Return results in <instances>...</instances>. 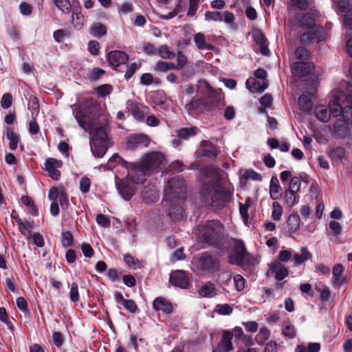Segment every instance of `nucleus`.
Listing matches in <instances>:
<instances>
[{
    "instance_id": "1",
    "label": "nucleus",
    "mask_w": 352,
    "mask_h": 352,
    "mask_svg": "<svg viewBox=\"0 0 352 352\" xmlns=\"http://www.w3.org/2000/svg\"><path fill=\"white\" fill-rule=\"evenodd\" d=\"M98 113V107L93 99L87 98L75 107L73 114L79 126L92 135L91 150L98 157H102L108 149L107 124L95 126L94 122Z\"/></svg>"
},
{
    "instance_id": "2",
    "label": "nucleus",
    "mask_w": 352,
    "mask_h": 352,
    "mask_svg": "<svg viewBox=\"0 0 352 352\" xmlns=\"http://www.w3.org/2000/svg\"><path fill=\"white\" fill-rule=\"evenodd\" d=\"M206 177H212L215 181L204 182L199 190V199L205 207L221 210L231 202L234 188L218 184L221 179L219 170L214 167H207L202 170Z\"/></svg>"
},
{
    "instance_id": "3",
    "label": "nucleus",
    "mask_w": 352,
    "mask_h": 352,
    "mask_svg": "<svg viewBox=\"0 0 352 352\" xmlns=\"http://www.w3.org/2000/svg\"><path fill=\"white\" fill-rule=\"evenodd\" d=\"M186 184L184 179L176 176L168 180L164 190V201L168 204V215L174 220H179L183 217L184 210L181 203L185 198Z\"/></svg>"
},
{
    "instance_id": "4",
    "label": "nucleus",
    "mask_w": 352,
    "mask_h": 352,
    "mask_svg": "<svg viewBox=\"0 0 352 352\" xmlns=\"http://www.w3.org/2000/svg\"><path fill=\"white\" fill-rule=\"evenodd\" d=\"M344 92H341L334 102H330V110L333 117L340 116L335 122L333 129L334 134L344 138L350 135V124H352V105L346 101Z\"/></svg>"
},
{
    "instance_id": "5",
    "label": "nucleus",
    "mask_w": 352,
    "mask_h": 352,
    "mask_svg": "<svg viewBox=\"0 0 352 352\" xmlns=\"http://www.w3.org/2000/svg\"><path fill=\"white\" fill-rule=\"evenodd\" d=\"M198 239L207 245L217 246L224 239V226L218 220L208 221L199 228Z\"/></svg>"
},
{
    "instance_id": "6",
    "label": "nucleus",
    "mask_w": 352,
    "mask_h": 352,
    "mask_svg": "<svg viewBox=\"0 0 352 352\" xmlns=\"http://www.w3.org/2000/svg\"><path fill=\"white\" fill-rule=\"evenodd\" d=\"M197 267L199 270L206 272H216L220 270L219 261L207 252H202L197 258Z\"/></svg>"
},
{
    "instance_id": "7",
    "label": "nucleus",
    "mask_w": 352,
    "mask_h": 352,
    "mask_svg": "<svg viewBox=\"0 0 352 352\" xmlns=\"http://www.w3.org/2000/svg\"><path fill=\"white\" fill-rule=\"evenodd\" d=\"M164 161L165 157L162 153L154 151L144 155L141 164L151 174L161 169L164 166Z\"/></svg>"
},
{
    "instance_id": "8",
    "label": "nucleus",
    "mask_w": 352,
    "mask_h": 352,
    "mask_svg": "<svg viewBox=\"0 0 352 352\" xmlns=\"http://www.w3.org/2000/svg\"><path fill=\"white\" fill-rule=\"evenodd\" d=\"M127 169V177L135 184H142L147 175H150L146 168L141 163L129 162Z\"/></svg>"
},
{
    "instance_id": "9",
    "label": "nucleus",
    "mask_w": 352,
    "mask_h": 352,
    "mask_svg": "<svg viewBox=\"0 0 352 352\" xmlns=\"http://www.w3.org/2000/svg\"><path fill=\"white\" fill-rule=\"evenodd\" d=\"M289 275V270L283 263L277 260L268 265L266 272L267 277H274L277 281H281Z\"/></svg>"
},
{
    "instance_id": "10",
    "label": "nucleus",
    "mask_w": 352,
    "mask_h": 352,
    "mask_svg": "<svg viewBox=\"0 0 352 352\" xmlns=\"http://www.w3.org/2000/svg\"><path fill=\"white\" fill-rule=\"evenodd\" d=\"M246 249L242 240L234 239V248L230 254V263L236 265H241L245 259Z\"/></svg>"
},
{
    "instance_id": "11",
    "label": "nucleus",
    "mask_w": 352,
    "mask_h": 352,
    "mask_svg": "<svg viewBox=\"0 0 352 352\" xmlns=\"http://www.w3.org/2000/svg\"><path fill=\"white\" fill-rule=\"evenodd\" d=\"M205 87L207 90V95L204 98V107L212 110L219 106L221 102V94L212 89L211 87L206 82Z\"/></svg>"
},
{
    "instance_id": "12",
    "label": "nucleus",
    "mask_w": 352,
    "mask_h": 352,
    "mask_svg": "<svg viewBox=\"0 0 352 352\" xmlns=\"http://www.w3.org/2000/svg\"><path fill=\"white\" fill-rule=\"evenodd\" d=\"M149 143L148 136L144 134H135L129 137L126 148L129 150H135L141 147H147Z\"/></svg>"
},
{
    "instance_id": "13",
    "label": "nucleus",
    "mask_w": 352,
    "mask_h": 352,
    "mask_svg": "<svg viewBox=\"0 0 352 352\" xmlns=\"http://www.w3.org/2000/svg\"><path fill=\"white\" fill-rule=\"evenodd\" d=\"M170 283L182 289H187L189 285V278L187 273L183 270H176L170 274Z\"/></svg>"
},
{
    "instance_id": "14",
    "label": "nucleus",
    "mask_w": 352,
    "mask_h": 352,
    "mask_svg": "<svg viewBox=\"0 0 352 352\" xmlns=\"http://www.w3.org/2000/svg\"><path fill=\"white\" fill-rule=\"evenodd\" d=\"M63 166L61 160L50 157L45 160V169L48 173L49 176L54 179L59 180L60 177V172L57 168Z\"/></svg>"
},
{
    "instance_id": "15",
    "label": "nucleus",
    "mask_w": 352,
    "mask_h": 352,
    "mask_svg": "<svg viewBox=\"0 0 352 352\" xmlns=\"http://www.w3.org/2000/svg\"><path fill=\"white\" fill-rule=\"evenodd\" d=\"M107 60L110 65L116 69L120 65L125 64L129 60V56L122 51L113 50L109 52Z\"/></svg>"
},
{
    "instance_id": "16",
    "label": "nucleus",
    "mask_w": 352,
    "mask_h": 352,
    "mask_svg": "<svg viewBox=\"0 0 352 352\" xmlns=\"http://www.w3.org/2000/svg\"><path fill=\"white\" fill-rule=\"evenodd\" d=\"M291 69L294 76L302 78L311 74L313 65L309 62H296L292 65Z\"/></svg>"
},
{
    "instance_id": "17",
    "label": "nucleus",
    "mask_w": 352,
    "mask_h": 352,
    "mask_svg": "<svg viewBox=\"0 0 352 352\" xmlns=\"http://www.w3.org/2000/svg\"><path fill=\"white\" fill-rule=\"evenodd\" d=\"M342 91L338 92L336 95H335L334 100H331L329 102H334L336 100V97ZM314 113L317 119H318L322 122H327L331 116H332V113L330 110V103H329V108H327L324 105H318L314 109Z\"/></svg>"
},
{
    "instance_id": "18",
    "label": "nucleus",
    "mask_w": 352,
    "mask_h": 352,
    "mask_svg": "<svg viewBox=\"0 0 352 352\" xmlns=\"http://www.w3.org/2000/svg\"><path fill=\"white\" fill-rule=\"evenodd\" d=\"M153 309L156 311H162L166 314L173 312V307L172 303L163 297H157L153 302Z\"/></svg>"
},
{
    "instance_id": "19",
    "label": "nucleus",
    "mask_w": 352,
    "mask_h": 352,
    "mask_svg": "<svg viewBox=\"0 0 352 352\" xmlns=\"http://www.w3.org/2000/svg\"><path fill=\"white\" fill-rule=\"evenodd\" d=\"M329 156L333 164H343L347 158L346 149L340 146L333 148L330 151Z\"/></svg>"
},
{
    "instance_id": "20",
    "label": "nucleus",
    "mask_w": 352,
    "mask_h": 352,
    "mask_svg": "<svg viewBox=\"0 0 352 352\" xmlns=\"http://www.w3.org/2000/svg\"><path fill=\"white\" fill-rule=\"evenodd\" d=\"M204 107V99H195L193 98L190 101L185 104V109L189 115L195 116L199 114Z\"/></svg>"
},
{
    "instance_id": "21",
    "label": "nucleus",
    "mask_w": 352,
    "mask_h": 352,
    "mask_svg": "<svg viewBox=\"0 0 352 352\" xmlns=\"http://www.w3.org/2000/svg\"><path fill=\"white\" fill-rule=\"evenodd\" d=\"M254 40L258 46V50L264 56L270 55V50L268 48V42L264 34L258 32L254 35Z\"/></svg>"
},
{
    "instance_id": "22",
    "label": "nucleus",
    "mask_w": 352,
    "mask_h": 352,
    "mask_svg": "<svg viewBox=\"0 0 352 352\" xmlns=\"http://www.w3.org/2000/svg\"><path fill=\"white\" fill-rule=\"evenodd\" d=\"M287 225L289 235L292 236L300 228V219L299 215L296 213L291 214L287 218Z\"/></svg>"
},
{
    "instance_id": "23",
    "label": "nucleus",
    "mask_w": 352,
    "mask_h": 352,
    "mask_svg": "<svg viewBox=\"0 0 352 352\" xmlns=\"http://www.w3.org/2000/svg\"><path fill=\"white\" fill-rule=\"evenodd\" d=\"M233 333L230 331H225L223 332L222 338L217 344L219 349L223 350V352H229L232 350L233 346L231 340L233 338Z\"/></svg>"
},
{
    "instance_id": "24",
    "label": "nucleus",
    "mask_w": 352,
    "mask_h": 352,
    "mask_svg": "<svg viewBox=\"0 0 352 352\" xmlns=\"http://www.w3.org/2000/svg\"><path fill=\"white\" fill-rule=\"evenodd\" d=\"M194 42L196 47L199 50H213L214 46L207 42L205 35L201 32L194 35Z\"/></svg>"
},
{
    "instance_id": "25",
    "label": "nucleus",
    "mask_w": 352,
    "mask_h": 352,
    "mask_svg": "<svg viewBox=\"0 0 352 352\" xmlns=\"http://www.w3.org/2000/svg\"><path fill=\"white\" fill-rule=\"evenodd\" d=\"M270 195L273 200L279 199L282 197V188L276 176L272 177L270 180Z\"/></svg>"
},
{
    "instance_id": "26",
    "label": "nucleus",
    "mask_w": 352,
    "mask_h": 352,
    "mask_svg": "<svg viewBox=\"0 0 352 352\" xmlns=\"http://www.w3.org/2000/svg\"><path fill=\"white\" fill-rule=\"evenodd\" d=\"M246 87L252 93H262L267 87V84L265 82H261L254 78H249L246 81Z\"/></svg>"
},
{
    "instance_id": "27",
    "label": "nucleus",
    "mask_w": 352,
    "mask_h": 352,
    "mask_svg": "<svg viewBox=\"0 0 352 352\" xmlns=\"http://www.w3.org/2000/svg\"><path fill=\"white\" fill-rule=\"evenodd\" d=\"M117 188L121 196L127 201L130 200L134 194V189L133 187L130 186L127 184V182L124 180H122L118 184Z\"/></svg>"
},
{
    "instance_id": "28",
    "label": "nucleus",
    "mask_w": 352,
    "mask_h": 352,
    "mask_svg": "<svg viewBox=\"0 0 352 352\" xmlns=\"http://www.w3.org/2000/svg\"><path fill=\"white\" fill-rule=\"evenodd\" d=\"M84 21L85 18L81 12V7L78 4V7H74L73 9L72 22L76 29L80 30L84 25Z\"/></svg>"
},
{
    "instance_id": "29",
    "label": "nucleus",
    "mask_w": 352,
    "mask_h": 352,
    "mask_svg": "<svg viewBox=\"0 0 352 352\" xmlns=\"http://www.w3.org/2000/svg\"><path fill=\"white\" fill-rule=\"evenodd\" d=\"M107 27L100 22L93 23L89 30V32L93 36L100 38L107 34Z\"/></svg>"
},
{
    "instance_id": "30",
    "label": "nucleus",
    "mask_w": 352,
    "mask_h": 352,
    "mask_svg": "<svg viewBox=\"0 0 352 352\" xmlns=\"http://www.w3.org/2000/svg\"><path fill=\"white\" fill-rule=\"evenodd\" d=\"M301 254L294 253L292 255L294 265H300L311 258V254L308 249L303 247L300 249Z\"/></svg>"
},
{
    "instance_id": "31",
    "label": "nucleus",
    "mask_w": 352,
    "mask_h": 352,
    "mask_svg": "<svg viewBox=\"0 0 352 352\" xmlns=\"http://www.w3.org/2000/svg\"><path fill=\"white\" fill-rule=\"evenodd\" d=\"M131 106L130 111L134 118L137 120H142L144 117V114L146 113L147 107L136 103H131Z\"/></svg>"
},
{
    "instance_id": "32",
    "label": "nucleus",
    "mask_w": 352,
    "mask_h": 352,
    "mask_svg": "<svg viewBox=\"0 0 352 352\" xmlns=\"http://www.w3.org/2000/svg\"><path fill=\"white\" fill-rule=\"evenodd\" d=\"M18 226L21 234L29 239L31 236L32 229L34 227V222L28 220L23 221L22 219H19Z\"/></svg>"
},
{
    "instance_id": "33",
    "label": "nucleus",
    "mask_w": 352,
    "mask_h": 352,
    "mask_svg": "<svg viewBox=\"0 0 352 352\" xmlns=\"http://www.w3.org/2000/svg\"><path fill=\"white\" fill-rule=\"evenodd\" d=\"M6 138L9 140V146L12 151H14L16 149L18 146V144L20 141L19 135L14 133V131L8 127L6 129Z\"/></svg>"
},
{
    "instance_id": "34",
    "label": "nucleus",
    "mask_w": 352,
    "mask_h": 352,
    "mask_svg": "<svg viewBox=\"0 0 352 352\" xmlns=\"http://www.w3.org/2000/svg\"><path fill=\"white\" fill-rule=\"evenodd\" d=\"M199 294L203 297L212 298L216 295L214 285L208 282L199 289Z\"/></svg>"
},
{
    "instance_id": "35",
    "label": "nucleus",
    "mask_w": 352,
    "mask_h": 352,
    "mask_svg": "<svg viewBox=\"0 0 352 352\" xmlns=\"http://www.w3.org/2000/svg\"><path fill=\"white\" fill-rule=\"evenodd\" d=\"M284 199L285 204L289 207H292L298 201V192L287 189L284 192Z\"/></svg>"
},
{
    "instance_id": "36",
    "label": "nucleus",
    "mask_w": 352,
    "mask_h": 352,
    "mask_svg": "<svg viewBox=\"0 0 352 352\" xmlns=\"http://www.w3.org/2000/svg\"><path fill=\"white\" fill-rule=\"evenodd\" d=\"M151 102L153 104V107L155 108L160 107H161L160 110L166 109V108H165L166 97L162 93L156 92V93L153 94L151 96Z\"/></svg>"
},
{
    "instance_id": "37",
    "label": "nucleus",
    "mask_w": 352,
    "mask_h": 352,
    "mask_svg": "<svg viewBox=\"0 0 352 352\" xmlns=\"http://www.w3.org/2000/svg\"><path fill=\"white\" fill-rule=\"evenodd\" d=\"M175 69L176 65L174 63L163 60L157 61L154 66V70L160 72H167L168 71L174 70Z\"/></svg>"
},
{
    "instance_id": "38",
    "label": "nucleus",
    "mask_w": 352,
    "mask_h": 352,
    "mask_svg": "<svg viewBox=\"0 0 352 352\" xmlns=\"http://www.w3.org/2000/svg\"><path fill=\"white\" fill-rule=\"evenodd\" d=\"M283 335L288 338H293L296 336V330L294 324L289 320L284 321L282 327Z\"/></svg>"
},
{
    "instance_id": "39",
    "label": "nucleus",
    "mask_w": 352,
    "mask_h": 352,
    "mask_svg": "<svg viewBox=\"0 0 352 352\" xmlns=\"http://www.w3.org/2000/svg\"><path fill=\"white\" fill-rule=\"evenodd\" d=\"M294 55L298 62H308L310 58L309 52L304 47H298L294 52Z\"/></svg>"
},
{
    "instance_id": "40",
    "label": "nucleus",
    "mask_w": 352,
    "mask_h": 352,
    "mask_svg": "<svg viewBox=\"0 0 352 352\" xmlns=\"http://www.w3.org/2000/svg\"><path fill=\"white\" fill-rule=\"evenodd\" d=\"M316 32L314 30H309L301 34L300 41L303 45H310L316 41Z\"/></svg>"
},
{
    "instance_id": "41",
    "label": "nucleus",
    "mask_w": 352,
    "mask_h": 352,
    "mask_svg": "<svg viewBox=\"0 0 352 352\" xmlns=\"http://www.w3.org/2000/svg\"><path fill=\"white\" fill-rule=\"evenodd\" d=\"M344 271L343 266L341 264H336L333 268V276L334 283L338 285L343 284V278L342 275Z\"/></svg>"
},
{
    "instance_id": "42",
    "label": "nucleus",
    "mask_w": 352,
    "mask_h": 352,
    "mask_svg": "<svg viewBox=\"0 0 352 352\" xmlns=\"http://www.w3.org/2000/svg\"><path fill=\"white\" fill-rule=\"evenodd\" d=\"M298 105L300 109L305 112L310 111L312 108L311 100L307 96L303 94L298 98Z\"/></svg>"
},
{
    "instance_id": "43",
    "label": "nucleus",
    "mask_w": 352,
    "mask_h": 352,
    "mask_svg": "<svg viewBox=\"0 0 352 352\" xmlns=\"http://www.w3.org/2000/svg\"><path fill=\"white\" fill-rule=\"evenodd\" d=\"M142 199L147 204L153 203L157 197L156 192L153 188H146L142 193Z\"/></svg>"
},
{
    "instance_id": "44",
    "label": "nucleus",
    "mask_w": 352,
    "mask_h": 352,
    "mask_svg": "<svg viewBox=\"0 0 352 352\" xmlns=\"http://www.w3.org/2000/svg\"><path fill=\"white\" fill-rule=\"evenodd\" d=\"M197 131V128L196 126L182 128L178 130L177 135L179 138L187 139L190 136L195 135Z\"/></svg>"
},
{
    "instance_id": "45",
    "label": "nucleus",
    "mask_w": 352,
    "mask_h": 352,
    "mask_svg": "<svg viewBox=\"0 0 352 352\" xmlns=\"http://www.w3.org/2000/svg\"><path fill=\"white\" fill-rule=\"evenodd\" d=\"M158 54L163 59H173L175 56V53L169 50L166 45H162L158 49Z\"/></svg>"
},
{
    "instance_id": "46",
    "label": "nucleus",
    "mask_w": 352,
    "mask_h": 352,
    "mask_svg": "<svg viewBox=\"0 0 352 352\" xmlns=\"http://www.w3.org/2000/svg\"><path fill=\"white\" fill-rule=\"evenodd\" d=\"M282 214H283V208L280 206V204L277 201L273 202L272 218L274 221H280L281 219Z\"/></svg>"
},
{
    "instance_id": "47",
    "label": "nucleus",
    "mask_w": 352,
    "mask_h": 352,
    "mask_svg": "<svg viewBox=\"0 0 352 352\" xmlns=\"http://www.w3.org/2000/svg\"><path fill=\"white\" fill-rule=\"evenodd\" d=\"M56 6L64 13H69L72 6L69 0H54Z\"/></svg>"
},
{
    "instance_id": "48",
    "label": "nucleus",
    "mask_w": 352,
    "mask_h": 352,
    "mask_svg": "<svg viewBox=\"0 0 352 352\" xmlns=\"http://www.w3.org/2000/svg\"><path fill=\"white\" fill-rule=\"evenodd\" d=\"M74 238L70 231H65L62 233L61 243L63 247L67 248L73 244Z\"/></svg>"
},
{
    "instance_id": "49",
    "label": "nucleus",
    "mask_w": 352,
    "mask_h": 352,
    "mask_svg": "<svg viewBox=\"0 0 352 352\" xmlns=\"http://www.w3.org/2000/svg\"><path fill=\"white\" fill-rule=\"evenodd\" d=\"M188 62L187 56L183 53L182 51H178L177 53V64L176 69L177 70L181 69L184 67Z\"/></svg>"
},
{
    "instance_id": "50",
    "label": "nucleus",
    "mask_w": 352,
    "mask_h": 352,
    "mask_svg": "<svg viewBox=\"0 0 352 352\" xmlns=\"http://www.w3.org/2000/svg\"><path fill=\"white\" fill-rule=\"evenodd\" d=\"M80 295L78 292V286L76 283H72L69 291V298L73 302H76L79 300Z\"/></svg>"
},
{
    "instance_id": "51",
    "label": "nucleus",
    "mask_w": 352,
    "mask_h": 352,
    "mask_svg": "<svg viewBox=\"0 0 352 352\" xmlns=\"http://www.w3.org/2000/svg\"><path fill=\"white\" fill-rule=\"evenodd\" d=\"M54 38L58 43L63 41L65 37H69L70 32L67 30L60 29L54 32Z\"/></svg>"
},
{
    "instance_id": "52",
    "label": "nucleus",
    "mask_w": 352,
    "mask_h": 352,
    "mask_svg": "<svg viewBox=\"0 0 352 352\" xmlns=\"http://www.w3.org/2000/svg\"><path fill=\"white\" fill-rule=\"evenodd\" d=\"M124 263L131 268L134 270L140 267L138 260L135 259L131 255L126 254L124 256Z\"/></svg>"
},
{
    "instance_id": "53",
    "label": "nucleus",
    "mask_w": 352,
    "mask_h": 352,
    "mask_svg": "<svg viewBox=\"0 0 352 352\" xmlns=\"http://www.w3.org/2000/svg\"><path fill=\"white\" fill-rule=\"evenodd\" d=\"M270 336V331L266 327L261 328L259 331L258 334L256 337L257 342L262 344L264 341L269 339Z\"/></svg>"
},
{
    "instance_id": "54",
    "label": "nucleus",
    "mask_w": 352,
    "mask_h": 352,
    "mask_svg": "<svg viewBox=\"0 0 352 352\" xmlns=\"http://www.w3.org/2000/svg\"><path fill=\"white\" fill-rule=\"evenodd\" d=\"M205 17L206 20H211L214 21H223V15L221 12H210L208 11L205 13Z\"/></svg>"
},
{
    "instance_id": "55",
    "label": "nucleus",
    "mask_w": 352,
    "mask_h": 352,
    "mask_svg": "<svg viewBox=\"0 0 352 352\" xmlns=\"http://www.w3.org/2000/svg\"><path fill=\"white\" fill-rule=\"evenodd\" d=\"M300 186L301 182L300 178L298 177H292L287 189L290 190V191L292 190L298 192L300 189Z\"/></svg>"
},
{
    "instance_id": "56",
    "label": "nucleus",
    "mask_w": 352,
    "mask_h": 352,
    "mask_svg": "<svg viewBox=\"0 0 352 352\" xmlns=\"http://www.w3.org/2000/svg\"><path fill=\"white\" fill-rule=\"evenodd\" d=\"M292 251L290 250H282L279 252L278 257L281 263L287 262L292 256Z\"/></svg>"
},
{
    "instance_id": "57",
    "label": "nucleus",
    "mask_w": 352,
    "mask_h": 352,
    "mask_svg": "<svg viewBox=\"0 0 352 352\" xmlns=\"http://www.w3.org/2000/svg\"><path fill=\"white\" fill-rule=\"evenodd\" d=\"M250 201V199L248 198L246 199V203L245 204L240 203L239 211H240V214H241L243 219L244 220V221H248V219L249 218V214H248V208L250 207V204H249Z\"/></svg>"
},
{
    "instance_id": "58",
    "label": "nucleus",
    "mask_w": 352,
    "mask_h": 352,
    "mask_svg": "<svg viewBox=\"0 0 352 352\" xmlns=\"http://www.w3.org/2000/svg\"><path fill=\"white\" fill-rule=\"evenodd\" d=\"M217 311L221 315H230L233 311V308L228 304L218 305Z\"/></svg>"
},
{
    "instance_id": "59",
    "label": "nucleus",
    "mask_w": 352,
    "mask_h": 352,
    "mask_svg": "<svg viewBox=\"0 0 352 352\" xmlns=\"http://www.w3.org/2000/svg\"><path fill=\"white\" fill-rule=\"evenodd\" d=\"M234 283L235 285V288L238 292H241L245 288V279L244 278L240 275L237 274L234 276Z\"/></svg>"
},
{
    "instance_id": "60",
    "label": "nucleus",
    "mask_w": 352,
    "mask_h": 352,
    "mask_svg": "<svg viewBox=\"0 0 352 352\" xmlns=\"http://www.w3.org/2000/svg\"><path fill=\"white\" fill-rule=\"evenodd\" d=\"M0 320L6 324L9 329L13 330V326L9 320L6 309L3 307H0Z\"/></svg>"
},
{
    "instance_id": "61",
    "label": "nucleus",
    "mask_w": 352,
    "mask_h": 352,
    "mask_svg": "<svg viewBox=\"0 0 352 352\" xmlns=\"http://www.w3.org/2000/svg\"><path fill=\"white\" fill-rule=\"evenodd\" d=\"M232 278V274L230 272H222L217 276V280L222 285L228 284Z\"/></svg>"
},
{
    "instance_id": "62",
    "label": "nucleus",
    "mask_w": 352,
    "mask_h": 352,
    "mask_svg": "<svg viewBox=\"0 0 352 352\" xmlns=\"http://www.w3.org/2000/svg\"><path fill=\"white\" fill-rule=\"evenodd\" d=\"M91 182L87 177H83L80 181V189L82 193H87L89 191Z\"/></svg>"
},
{
    "instance_id": "63",
    "label": "nucleus",
    "mask_w": 352,
    "mask_h": 352,
    "mask_svg": "<svg viewBox=\"0 0 352 352\" xmlns=\"http://www.w3.org/2000/svg\"><path fill=\"white\" fill-rule=\"evenodd\" d=\"M12 103V96L10 94H4L1 100V107L3 109H8L11 107Z\"/></svg>"
},
{
    "instance_id": "64",
    "label": "nucleus",
    "mask_w": 352,
    "mask_h": 352,
    "mask_svg": "<svg viewBox=\"0 0 352 352\" xmlns=\"http://www.w3.org/2000/svg\"><path fill=\"white\" fill-rule=\"evenodd\" d=\"M329 228L334 236H338L342 232V226L340 223L336 221H330Z\"/></svg>"
}]
</instances>
